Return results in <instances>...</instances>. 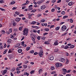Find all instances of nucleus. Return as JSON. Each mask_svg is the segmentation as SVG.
<instances>
[{
	"label": "nucleus",
	"mask_w": 76,
	"mask_h": 76,
	"mask_svg": "<svg viewBox=\"0 0 76 76\" xmlns=\"http://www.w3.org/2000/svg\"><path fill=\"white\" fill-rule=\"evenodd\" d=\"M15 1H12L11 3V4H15Z\"/></svg>",
	"instance_id": "41"
},
{
	"label": "nucleus",
	"mask_w": 76,
	"mask_h": 76,
	"mask_svg": "<svg viewBox=\"0 0 76 76\" xmlns=\"http://www.w3.org/2000/svg\"><path fill=\"white\" fill-rule=\"evenodd\" d=\"M16 9V7H14L12 8V10H15Z\"/></svg>",
	"instance_id": "61"
},
{
	"label": "nucleus",
	"mask_w": 76,
	"mask_h": 76,
	"mask_svg": "<svg viewBox=\"0 0 76 76\" xmlns=\"http://www.w3.org/2000/svg\"><path fill=\"white\" fill-rule=\"evenodd\" d=\"M56 1V0H52V3H55Z\"/></svg>",
	"instance_id": "53"
},
{
	"label": "nucleus",
	"mask_w": 76,
	"mask_h": 76,
	"mask_svg": "<svg viewBox=\"0 0 76 76\" xmlns=\"http://www.w3.org/2000/svg\"><path fill=\"white\" fill-rule=\"evenodd\" d=\"M22 28H23V27H21L19 28V30L20 31H22Z\"/></svg>",
	"instance_id": "35"
},
{
	"label": "nucleus",
	"mask_w": 76,
	"mask_h": 76,
	"mask_svg": "<svg viewBox=\"0 0 76 76\" xmlns=\"http://www.w3.org/2000/svg\"><path fill=\"white\" fill-rule=\"evenodd\" d=\"M61 14H62V15H64V14H65V12L64 11L62 12H61Z\"/></svg>",
	"instance_id": "50"
},
{
	"label": "nucleus",
	"mask_w": 76,
	"mask_h": 76,
	"mask_svg": "<svg viewBox=\"0 0 76 76\" xmlns=\"http://www.w3.org/2000/svg\"><path fill=\"white\" fill-rule=\"evenodd\" d=\"M31 38L32 40H33V41H34V40H35V38H34V37H33L31 36Z\"/></svg>",
	"instance_id": "47"
},
{
	"label": "nucleus",
	"mask_w": 76,
	"mask_h": 76,
	"mask_svg": "<svg viewBox=\"0 0 76 76\" xmlns=\"http://www.w3.org/2000/svg\"><path fill=\"white\" fill-rule=\"evenodd\" d=\"M63 71V72H63V75H65V74H66V72H67V69L65 68H63L62 69Z\"/></svg>",
	"instance_id": "7"
},
{
	"label": "nucleus",
	"mask_w": 76,
	"mask_h": 76,
	"mask_svg": "<svg viewBox=\"0 0 76 76\" xmlns=\"http://www.w3.org/2000/svg\"><path fill=\"white\" fill-rule=\"evenodd\" d=\"M69 62V60L68 59H67L66 61V64H68Z\"/></svg>",
	"instance_id": "40"
},
{
	"label": "nucleus",
	"mask_w": 76,
	"mask_h": 76,
	"mask_svg": "<svg viewBox=\"0 0 76 76\" xmlns=\"http://www.w3.org/2000/svg\"><path fill=\"white\" fill-rule=\"evenodd\" d=\"M31 15H28V18L29 19H31Z\"/></svg>",
	"instance_id": "55"
},
{
	"label": "nucleus",
	"mask_w": 76,
	"mask_h": 76,
	"mask_svg": "<svg viewBox=\"0 0 76 76\" xmlns=\"http://www.w3.org/2000/svg\"><path fill=\"white\" fill-rule=\"evenodd\" d=\"M59 61L64 63L65 62V59L64 58H61L59 59Z\"/></svg>",
	"instance_id": "8"
},
{
	"label": "nucleus",
	"mask_w": 76,
	"mask_h": 76,
	"mask_svg": "<svg viewBox=\"0 0 76 76\" xmlns=\"http://www.w3.org/2000/svg\"><path fill=\"white\" fill-rule=\"evenodd\" d=\"M45 20L44 19H43L41 20V22L43 23L45 22Z\"/></svg>",
	"instance_id": "45"
},
{
	"label": "nucleus",
	"mask_w": 76,
	"mask_h": 76,
	"mask_svg": "<svg viewBox=\"0 0 76 76\" xmlns=\"http://www.w3.org/2000/svg\"><path fill=\"white\" fill-rule=\"evenodd\" d=\"M20 17H22V16H24V15L23 14H20L19 15Z\"/></svg>",
	"instance_id": "54"
},
{
	"label": "nucleus",
	"mask_w": 76,
	"mask_h": 76,
	"mask_svg": "<svg viewBox=\"0 0 76 76\" xmlns=\"http://www.w3.org/2000/svg\"><path fill=\"white\" fill-rule=\"evenodd\" d=\"M55 69V67H54V66H51V70H54Z\"/></svg>",
	"instance_id": "19"
},
{
	"label": "nucleus",
	"mask_w": 76,
	"mask_h": 76,
	"mask_svg": "<svg viewBox=\"0 0 76 76\" xmlns=\"http://www.w3.org/2000/svg\"><path fill=\"white\" fill-rule=\"evenodd\" d=\"M30 50V47H28L26 48V50H27V51H28V50Z\"/></svg>",
	"instance_id": "38"
},
{
	"label": "nucleus",
	"mask_w": 76,
	"mask_h": 76,
	"mask_svg": "<svg viewBox=\"0 0 76 76\" xmlns=\"http://www.w3.org/2000/svg\"><path fill=\"white\" fill-rule=\"evenodd\" d=\"M42 16V14H38L37 15V17H40V16Z\"/></svg>",
	"instance_id": "30"
},
{
	"label": "nucleus",
	"mask_w": 76,
	"mask_h": 76,
	"mask_svg": "<svg viewBox=\"0 0 76 76\" xmlns=\"http://www.w3.org/2000/svg\"><path fill=\"white\" fill-rule=\"evenodd\" d=\"M1 32L3 34H6V31H5L4 30H2L1 31Z\"/></svg>",
	"instance_id": "25"
},
{
	"label": "nucleus",
	"mask_w": 76,
	"mask_h": 76,
	"mask_svg": "<svg viewBox=\"0 0 76 76\" xmlns=\"http://www.w3.org/2000/svg\"><path fill=\"white\" fill-rule=\"evenodd\" d=\"M42 53H43V51L41 49L40 50V52L38 53V54L39 56L40 57H42V56H43Z\"/></svg>",
	"instance_id": "2"
},
{
	"label": "nucleus",
	"mask_w": 76,
	"mask_h": 76,
	"mask_svg": "<svg viewBox=\"0 0 76 76\" xmlns=\"http://www.w3.org/2000/svg\"><path fill=\"white\" fill-rule=\"evenodd\" d=\"M29 31V29L27 28H25L23 31V35H26V36H27L28 34V32Z\"/></svg>",
	"instance_id": "1"
},
{
	"label": "nucleus",
	"mask_w": 76,
	"mask_h": 76,
	"mask_svg": "<svg viewBox=\"0 0 76 76\" xmlns=\"http://www.w3.org/2000/svg\"><path fill=\"white\" fill-rule=\"evenodd\" d=\"M13 26H15L16 25V23L13 22Z\"/></svg>",
	"instance_id": "57"
},
{
	"label": "nucleus",
	"mask_w": 76,
	"mask_h": 76,
	"mask_svg": "<svg viewBox=\"0 0 76 76\" xmlns=\"http://www.w3.org/2000/svg\"><path fill=\"white\" fill-rule=\"evenodd\" d=\"M11 41H12V40L9 39L8 40L7 42H8L9 44H10V43H11Z\"/></svg>",
	"instance_id": "14"
},
{
	"label": "nucleus",
	"mask_w": 76,
	"mask_h": 76,
	"mask_svg": "<svg viewBox=\"0 0 76 76\" xmlns=\"http://www.w3.org/2000/svg\"><path fill=\"white\" fill-rule=\"evenodd\" d=\"M45 44H50V43H49V42H48V41H45Z\"/></svg>",
	"instance_id": "17"
},
{
	"label": "nucleus",
	"mask_w": 76,
	"mask_h": 76,
	"mask_svg": "<svg viewBox=\"0 0 76 76\" xmlns=\"http://www.w3.org/2000/svg\"><path fill=\"white\" fill-rule=\"evenodd\" d=\"M51 11L52 12H54V11H55V9L54 8H53L52 9Z\"/></svg>",
	"instance_id": "59"
},
{
	"label": "nucleus",
	"mask_w": 76,
	"mask_h": 76,
	"mask_svg": "<svg viewBox=\"0 0 76 76\" xmlns=\"http://www.w3.org/2000/svg\"><path fill=\"white\" fill-rule=\"evenodd\" d=\"M59 50V49H56L54 50V52L55 53H57V52H58V50Z\"/></svg>",
	"instance_id": "23"
},
{
	"label": "nucleus",
	"mask_w": 76,
	"mask_h": 76,
	"mask_svg": "<svg viewBox=\"0 0 76 76\" xmlns=\"http://www.w3.org/2000/svg\"><path fill=\"white\" fill-rule=\"evenodd\" d=\"M35 72V70H32L30 72V74H32V73H34Z\"/></svg>",
	"instance_id": "29"
},
{
	"label": "nucleus",
	"mask_w": 76,
	"mask_h": 76,
	"mask_svg": "<svg viewBox=\"0 0 76 76\" xmlns=\"http://www.w3.org/2000/svg\"><path fill=\"white\" fill-rule=\"evenodd\" d=\"M45 31H46L47 32H48V31H50V29H49L48 28H45Z\"/></svg>",
	"instance_id": "27"
},
{
	"label": "nucleus",
	"mask_w": 76,
	"mask_h": 76,
	"mask_svg": "<svg viewBox=\"0 0 76 76\" xmlns=\"http://www.w3.org/2000/svg\"><path fill=\"white\" fill-rule=\"evenodd\" d=\"M23 67H24V68H27V65H23Z\"/></svg>",
	"instance_id": "42"
},
{
	"label": "nucleus",
	"mask_w": 76,
	"mask_h": 76,
	"mask_svg": "<svg viewBox=\"0 0 76 76\" xmlns=\"http://www.w3.org/2000/svg\"><path fill=\"white\" fill-rule=\"evenodd\" d=\"M9 32H10V33H12V28H10L9 29Z\"/></svg>",
	"instance_id": "34"
},
{
	"label": "nucleus",
	"mask_w": 76,
	"mask_h": 76,
	"mask_svg": "<svg viewBox=\"0 0 76 76\" xmlns=\"http://www.w3.org/2000/svg\"><path fill=\"white\" fill-rule=\"evenodd\" d=\"M7 70L5 69L4 70H2L1 71V73H2V75H4L7 73Z\"/></svg>",
	"instance_id": "4"
},
{
	"label": "nucleus",
	"mask_w": 76,
	"mask_h": 76,
	"mask_svg": "<svg viewBox=\"0 0 76 76\" xmlns=\"http://www.w3.org/2000/svg\"><path fill=\"white\" fill-rule=\"evenodd\" d=\"M36 11H37V10H33L31 11V12L32 13V12H36Z\"/></svg>",
	"instance_id": "36"
},
{
	"label": "nucleus",
	"mask_w": 76,
	"mask_h": 76,
	"mask_svg": "<svg viewBox=\"0 0 76 76\" xmlns=\"http://www.w3.org/2000/svg\"><path fill=\"white\" fill-rule=\"evenodd\" d=\"M71 39V38H68L67 39H66V41H70V40Z\"/></svg>",
	"instance_id": "60"
},
{
	"label": "nucleus",
	"mask_w": 76,
	"mask_h": 76,
	"mask_svg": "<svg viewBox=\"0 0 76 76\" xmlns=\"http://www.w3.org/2000/svg\"><path fill=\"white\" fill-rule=\"evenodd\" d=\"M66 26H63L61 27V30L63 31H64L66 30Z\"/></svg>",
	"instance_id": "5"
},
{
	"label": "nucleus",
	"mask_w": 76,
	"mask_h": 76,
	"mask_svg": "<svg viewBox=\"0 0 76 76\" xmlns=\"http://www.w3.org/2000/svg\"><path fill=\"white\" fill-rule=\"evenodd\" d=\"M41 38H42V39H43V40H44L45 39V37H44V36L42 37H41Z\"/></svg>",
	"instance_id": "46"
},
{
	"label": "nucleus",
	"mask_w": 76,
	"mask_h": 76,
	"mask_svg": "<svg viewBox=\"0 0 76 76\" xmlns=\"http://www.w3.org/2000/svg\"><path fill=\"white\" fill-rule=\"evenodd\" d=\"M24 63L25 64H27V63H29V61H25Z\"/></svg>",
	"instance_id": "43"
},
{
	"label": "nucleus",
	"mask_w": 76,
	"mask_h": 76,
	"mask_svg": "<svg viewBox=\"0 0 76 76\" xmlns=\"http://www.w3.org/2000/svg\"><path fill=\"white\" fill-rule=\"evenodd\" d=\"M37 39H38V40H40V39H41V37H40L38 36L37 37Z\"/></svg>",
	"instance_id": "63"
},
{
	"label": "nucleus",
	"mask_w": 76,
	"mask_h": 76,
	"mask_svg": "<svg viewBox=\"0 0 76 76\" xmlns=\"http://www.w3.org/2000/svg\"><path fill=\"white\" fill-rule=\"evenodd\" d=\"M67 34V32L64 33L62 34V36H63L64 35H66V34Z\"/></svg>",
	"instance_id": "52"
},
{
	"label": "nucleus",
	"mask_w": 76,
	"mask_h": 76,
	"mask_svg": "<svg viewBox=\"0 0 76 76\" xmlns=\"http://www.w3.org/2000/svg\"><path fill=\"white\" fill-rule=\"evenodd\" d=\"M15 13L16 14V15H20V12H15Z\"/></svg>",
	"instance_id": "28"
},
{
	"label": "nucleus",
	"mask_w": 76,
	"mask_h": 76,
	"mask_svg": "<svg viewBox=\"0 0 76 76\" xmlns=\"http://www.w3.org/2000/svg\"><path fill=\"white\" fill-rule=\"evenodd\" d=\"M68 18V16H64L63 17V19H66V18Z\"/></svg>",
	"instance_id": "39"
},
{
	"label": "nucleus",
	"mask_w": 76,
	"mask_h": 76,
	"mask_svg": "<svg viewBox=\"0 0 76 76\" xmlns=\"http://www.w3.org/2000/svg\"><path fill=\"white\" fill-rule=\"evenodd\" d=\"M21 19V18H17L15 19V21H16V22H19V21H20V20Z\"/></svg>",
	"instance_id": "11"
},
{
	"label": "nucleus",
	"mask_w": 76,
	"mask_h": 76,
	"mask_svg": "<svg viewBox=\"0 0 76 76\" xmlns=\"http://www.w3.org/2000/svg\"><path fill=\"white\" fill-rule=\"evenodd\" d=\"M58 41V40H56L54 43V45H58V43L57 42Z\"/></svg>",
	"instance_id": "10"
},
{
	"label": "nucleus",
	"mask_w": 76,
	"mask_h": 76,
	"mask_svg": "<svg viewBox=\"0 0 76 76\" xmlns=\"http://www.w3.org/2000/svg\"><path fill=\"white\" fill-rule=\"evenodd\" d=\"M19 46H20V44L17 43L15 47H19Z\"/></svg>",
	"instance_id": "22"
},
{
	"label": "nucleus",
	"mask_w": 76,
	"mask_h": 76,
	"mask_svg": "<svg viewBox=\"0 0 76 76\" xmlns=\"http://www.w3.org/2000/svg\"><path fill=\"white\" fill-rule=\"evenodd\" d=\"M46 8V6L44 5H43L42 6H41V9L42 10H44Z\"/></svg>",
	"instance_id": "9"
},
{
	"label": "nucleus",
	"mask_w": 76,
	"mask_h": 76,
	"mask_svg": "<svg viewBox=\"0 0 76 76\" xmlns=\"http://www.w3.org/2000/svg\"><path fill=\"white\" fill-rule=\"evenodd\" d=\"M26 7V6H24L22 7V9H23H23H25Z\"/></svg>",
	"instance_id": "56"
},
{
	"label": "nucleus",
	"mask_w": 76,
	"mask_h": 76,
	"mask_svg": "<svg viewBox=\"0 0 76 76\" xmlns=\"http://www.w3.org/2000/svg\"><path fill=\"white\" fill-rule=\"evenodd\" d=\"M70 16H74V15L73 13H72V12H71L70 13Z\"/></svg>",
	"instance_id": "44"
},
{
	"label": "nucleus",
	"mask_w": 76,
	"mask_h": 76,
	"mask_svg": "<svg viewBox=\"0 0 76 76\" xmlns=\"http://www.w3.org/2000/svg\"><path fill=\"white\" fill-rule=\"evenodd\" d=\"M73 4V3L72 2H70L68 4V5L69 6H72Z\"/></svg>",
	"instance_id": "13"
},
{
	"label": "nucleus",
	"mask_w": 76,
	"mask_h": 76,
	"mask_svg": "<svg viewBox=\"0 0 76 76\" xmlns=\"http://www.w3.org/2000/svg\"><path fill=\"white\" fill-rule=\"evenodd\" d=\"M75 46L73 45H72L71 46L70 48H73L75 47Z\"/></svg>",
	"instance_id": "32"
},
{
	"label": "nucleus",
	"mask_w": 76,
	"mask_h": 76,
	"mask_svg": "<svg viewBox=\"0 0 76 76\" xmlns=\"http://www.w3.org/2000/svg\"><path fill=\"white\" fill-rule=\"evenodd\" d=\"M29 73H28L27 72H25L24 74V76L26 75V76H29Z\"/></svg>",
	"instance_id": "12"
},
{
	"label": "nucleus",
	"mask_w": 76,
	"mask_h": 76,
	"mask_svg": "<svg viewBox=\"0 0 76 76\" xmlns=\"http://www.w3.org/2000/svg\"><path fill=\"white\" fill-rule=\"evenodd\" d=\"M72 72L75 73V74H76V71L75 70H73L72 71Z\"/></svg>",
	"instance_id": "48"
},
{
	"label": "nucleus",
	"mask_w": 76,
	"mask_h": 76,
	"mask_svg": "<svg viewBox=\"0 0 76 76\" xmlns=\"http://www.w3.org/2000/svg\"><path fill=\"white\" fill-rule=\"evenodd\" d=\"M24 44H25V42H22L21 43V45H24Z\"/></svg>",
	"instance_id": "37"
},
{
	"label": "nucleus",
	"mask_w": 76,
	"mask_h": 76,
	"mask_svg": "<svg viewBox=\"0 0 76 76\" xmlns=\"http://www.w3.org/2000/svg\"><path fill=\"white\" fill-rule=\"evenodd\" d=\"M55 65L57 67H61V66H62V64L60 63H56L55 64Z\"/></svg>",
	"instance_id": "3"
},
{
	"label": "nucleus",
	"mask_w": 76,
	"mask_h": 76,
	"mask_svg": "<svg viewBox=\"0 0 76 76\" xmlns=\"http://www.w3.org/2000/svg\"><path fill=\"white\" fill-rule=\"evenodd\" d=\"M14 31L15 32H16V31H18V29H17V28H14Z\"/></svg>",
	"instance_id": "49"
},
{
	"label": "nucleus",
	"mask_w": 76,
	"mask_h": 76,
	"mask_svg": "<svg viewBox=\"0 0 76 76\" xmlns=\"http://www.w3.org/2000/svg\"><path fill=\"white\" fill-rule=\"evenodd\" d=\"M39 75L42 72V69H40L39 70Z\"/></svg>",
	"instance_id": "15"
},
{
	"label": "nucleus",
	"mask_w": 76,
	"mask_h": 76,
	"mask_svg": "<svg viewBox=\"0 0 76 76\" xmlns=\"http://www.w3.org/2000/svg\"><path fill=\"white\" fill-rule=\"evenodd\" d=\"M34 53V50H31L30 51V53H31V54H32Z\"/></svg>",
	"instance_id": "33"
},
{
	"label": "nucleus",
	"mask_w": 76,
	"mask_h": 76,
	"mask_svg": "<svg viewBox=\"0 0 76 76\" xmlns=\"http://www.w3.org/2000/svg\"><path fill=\"white\" fill-rule=\"evenodd\" d=\"M59 29H60L59 26L56 27L55 28V29H56V31H58V30H59Z\"/></svg>",
	"instance_id": "18"
},
{
	"label": "nucleus",
	"mask_w": 76,
	"mask_h": 76,
	"mask_svg": "<svg viewBox=\"0 0 76 76\" xmlns=\"http://www.w3.org/2000/svg\"><path fill=\"white\" fill-rule=\"evenodd\" d=\"M36 21H33L31 22V25H35L36 24Z\"/></svg>",
	"instance_id": "16"
},
{
	"label": "nucleus",
	"mask_w": 76,
	"mask_h": 76,
	"mask_svg": "<svg viewBox=\"0 0 76 76\" xmlns=\"http://www.w3.org/2000/svg\"><path fill=\"white\" fill-rule=\"evenodd\" d=\"M0 10H1V11H3V12H5V11H6L5 9L3 8H0Z\"/></svg>",
	"instance_id": "21"
},
{
	"label": "nucleus",
	"mask_w": 76,
	"mask_h": 76,
	"mask_svg": "<svg viewBox=\"0 0 76 76\" xmlns=\"http://www.w3.org/2000/svg\"><path fill=\"white\" fill-rule=\"evenodd\" d=\"M41 64H44V62L42 61L41 62Z\"/></svg>",
	"instance_id": "64"
},
{
	"label": "nucleus",
	"mask_w": 76,
	"mask_h": 76,
	"mask_svg": "<svg viewBox=\"0 0 76 76\" xmlns=\"http://www.w3.org/2000/svg\"><path fill=\"white\" fill-rule=\"evenodd\" d=\"M69 48V46H66L64 47V49H68V48Z\"/></svg>",
	"instance_id": "31"
},
{
	"label": "nucleus",
	"mask_w": 76,
	"mask_h": 76,
	"mask_svg": "<svg viewBox=\"0 0 76 76\" xmlns=\"http://www.w3.org/2000/svg\"><path fill=\"white\" fill-rule=\"evenodd\" d=\"M32 9H33V8L32 7H29V10H32Z\"/></svg>",
	"instance_id": "51"
},
{
	"label": "nucleus",
	"mask_w": 76,
	"mask_h": 76,
	"mask_svg": "<svg viewBox=\"0 0 76 76\" xmlns=\"http://www.w3.org/2000/svg\"><path fill=\"white\" fill-rule=\"evenodd\" d=\"M48 34V33H44L43 34V35H44V36L45 35H47Z\"/></svg>",
	"instance_id": "58"
},
{
	"label": "nucleus",
	"mask_w": 76,
	"mask_h": 76,
	"mask_svg": "<svg viewBox=\"0 0 76 76\" xmlns=\"http://www.w3.org/2000/svg\"><path fill=\"white\" fill-rule=\"evenodd\" d=\"M18 51L19 53H20L21 52H22V50L21 49H19L18 50Z\"/></svg>",
	"instance_id": "20"
},
{
	"label": "nucleus",
	"mask_w": 76,
	"mask_h": 76,
	"mask_svg": "<svg viewBox=\"0 0 76 76\" xmlns=\"http://www.w3.org/2000/svg\"><path fill=\"white\" fill-rule=\"evenodd\" d=\"M49 57L50 60H54V56H51V55H49Z\"/></svg>",
	"instance_id": "6"
},
{
	"label": "nucleus",
	"mask_w": 76,
	"mask_h": 76,
	"mask_svg": "<svg viewBox=\"0 0 76 76\" xmlns=\"http://www.w3.org/2000/svg\"><path fill=\"white\" fill-rule=\"evenodd\" d=\"M69 22L70 23H73V20H72V18H70V19Z\"/></svg>",
	"instance_id": "26"
},
{
	"label": "nucleus",
	"mask_w": 76,
	"mask_h": 76,
	"mask_svg": "<svg viewBox=\"0 0 76 76\" xmlns=\"http://www.w3.org/2000/svg\"><path fill=\"white\" fill-rule=\"evenodd\" d=\"M29 2V1H26V3L23 4V5H26V4H28Z\"/></svg>",
	"instance_id": "24"
},
{
	"label": "nucleus",
	"mask_w": 76,
	"mask_h": 76,
	"mask_svg": "<svg viewBox=\"0 0 76 76\" xmlns=\"http://www.w3.org/2000/svg\"><path fill=\"white\" fill-rule=\"evenodd\" d=\"M70 71H71V70H68L67 71H66V72H67V73H70Z\"/></svg>",
	"instance_id": "62"
}]
</instances>
